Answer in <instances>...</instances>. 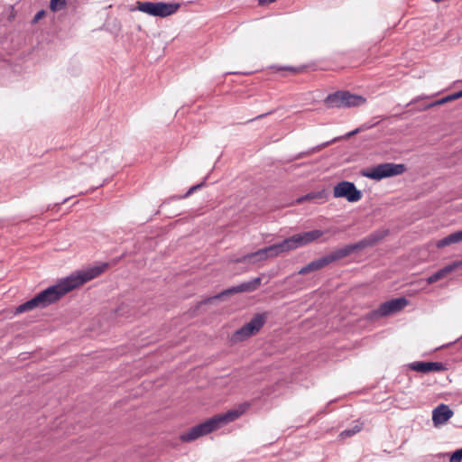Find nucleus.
<instances>
[{
	"mask_svg": "<svg viewBox=\"0 0 462 462\" xmlns=\"http://www.w3.org/2000/svg\"><path fill=\"white\" fill-rule=\"evenodd\" d=\"M108 268L107 263H103L99 265L92 266L86 270L79 271L71 275L60 280L54 285L48 287L42 291L35 296L41 304V308H46L49 305L59 300L62 296L75 288L89 282L101 273H103Z\"/></svg>",
	"mask_w": 462,
	"mask_h": 462,
	"instance_id": "obj_1",
	"label": "nucleus"
},
{
	"mask_svg": "<svg viewBox=\"0 0 462 462\" xmlns=\"http://www.w3.org/2000/svg\"><path fill=\"white\" fill-rule=\"evenodd\" d=\"M389 234L388 230H376L372 232L363 239L356 243L349 244L344 247L337 248L319 259L311 261L305 266H303L299 272V274L305 275L309 273L319 271L328 264L341 260L354 253L359 252L366 247H372L377 243L382 241Z\"/></svg>",
	"mask_w": 462,
	"mask_h": 462,
	"instance_id": "obj_2",
	"label": "nucleus"
},
{
	"mask_svg": "<svg viewBox=\"0 0 462 462\" xmlns=\"http://www.w3.org/2000/svg\"><path fill=\"white\" fill-rule=\"evenodd\" d=\"M406 171V166L402 163L396 164L385 162L378 164L371 169L363 170L362 176L374 180H381L385 178L402 174Z\"/></svg>",
	"mask_w": 462,
	"mask_h": 462,
	"instance_id": "obj_3",
	"label": "nucleus"
},
{
	"mask_svg": "<svg viewBox=\"0 0 462 462\" xmlns=\"http://www.w3.org/2000/svg\"><path fill=\"white\" fill-rule=\"evenodd\" d=\"M267 319V312L255 314L249 322L233 333L231 336L232 343L242 342L257 333L263 327Z\"/></svg>",
	"mask_w": 462,
	"mask_h": 462,
	"instance_id": "obj_4",
	"label": "nucleus"
},
{
	"mask_svg": "<svg viewBox=\"0 0 462 462\" xmlns=\"http://www.w3.org/2000/svg\"><path fill=\"white\" fill-rule=\"evenodd\" d=\"M180 8L176 3L164 2H137L136 10L145 13L152 16L167 17L175 14Z\"/></svg>",
	"mask_w": 462,
	"mask_h": 462,
	"instance_id": "obj_5",
	"label": "nucleus"
},
{
	"mask_svg": "<svg viewBox=\"0 0 462 462\" xmlns=\"http://www.w3.org/2000/svg\"><path fill=\"white\" fill-rule=\"evenodd\" d=\"M282 253L283 251L282 250L281 244L277 243L259 249L255 252L240 256L236 260V262L255 263L257 262L264 261L269 257H276Z\"/></svg>",
	"mask_w": 462,
	"mask_h": 462,
	"instance_id": "obj_6",
	"label": "nucleus"
},
{
	"mask_svg": "<svg viewBox=\"0 0 462 462\" xmlns=\"http://www.w3.org/2000/svg\"><path fill=\"white\" fill-rule=\"evenodd\" d=\"M408 300L404 297L393 299L382 303L378 309L370 311L367 319H374L396 313L408 305Z\"/></svg>",
	"mask_w": 462,
	"mask_h": 462,
	"instance_id": "obj_7",
	"label": "nucleus"
},
{
	"mask_svg": "<svg viewBox=\"0 0 462 462\" xmlns=\"http://www.w3.org/2000/svg\"><path fill=\"white\" fill-rule=\"evenodd\" d=\"M216 430H218V427L217 425L216 420L214 419V417H212L205 420L204 422L199 423L188 430L186 432L180 435V439L183 442L193 441L199 439V437L211 433Z\"/></svg>",
	"mask_w": 462,
	"mask_h": 462,
	"instance_id": "obj_8",
	"label": "nucleus"
},
{
	"mask_svg": "<svg viewBox=\"0 0 462 462\" xmlns=\"http://www.w3.org/2000/svg\"><path fill=\"white\" fill-rule=\"evenodd\" d=\"M261 277H256L252 279L251 281L242 282L236 286H232L224 290L220 293L215 295L214 297L208 298L206 302H211L216 300H223L226 297L231 296L236 293L240 292H252L259 288L261 285Z\"/></svg>",
	"mask_w": 462,
	"mask_h": 462,
	"instance_id": "obj_9",
	"label": "nucleus"
},
{
	"mask_svg": "<svg viewBox=\"0 0 462 462\" xmlns=\"http://www.w3.org/2000/svg\"><path fill=\"white\" fill-rule=\"evenodd\" d=\"M335 198H345L348 202H357L362 198V192L356 189L353 182L343 180L338 182L333 189Z\"/></svg>",
	"mask_w": 462,
	"mask_h": 462,
	"instance_id": "obj_10",
	"label": "nucleus"
},
{
	"mask_svg": "<svg viewBox=\"0 0 462 462\" xmlns=\"http://www.w3.org/2000/svg\"><path fill=\"white\" fill-rule=\"evenodd\" d=\"M249 406L250 404L248 402H244L240 404L237 409H232L225 413L214 416L218 429L238 419L243 413L245 412Z\"/></svg>",
	"mask_w": 462,
	"mask_h": 462,
	"instance_id": "obj_11",
	"label": "nucleus"
},
{
	"mask_svg": "<svg viewBox=\"0 0 462 462\" xmlns=\"http://www.w3.org/2000/svg\"><path fill=\"white\" fill-rule=\"evenodd\" d=\"M409 367L412 371L428 374L430 372H441L445 371L446 365L441 362H420L416 361L409 365Z\"/></svg>",
	"mask_w": 462,
	"mask_h": 462,
	"instance_id": "obj_12",
	"label": "nucleus"
},
{
	"mask_svg": "<svg viewBox=\"0 0 462 462\" xmlns=\"http://www.w3.org/2000/svg\"><path fill=\"white\" fill-rule=\"evenodd\" d=\"M452 416L453 411L446 404H439L432 412V420L435 425L444 424Z\"/></svg>",
	"mask_w": 462,
	"mask_h": 462,
	"instance_id": "obj_13",
	"label": "nucleus"
},
{
	"mask_svg": "<svg viewBox=\"0 0 462 462\" xmlns=\"http://www.w3.org/2000/svg\"><path fill=\"white\" fill-rule=\"evenodd\" d=\"M343 107L359 106L365 103V98L360 95L351 94L342 90Z\"/></svg>",
	"mask_w": 462,
	"mask_h": 462,
	"instance_id": "obj_14",
	"label": "nucleus"
},
{
	"mask_svg": "<svg viewBox=\"0 0 462 462\" xmlns=\"http://www.w3.org/2000/svg\"><path fill=\"white\" fill-rule=\"evenodd\" d=\"M324 234H325V231L315 229V230L298 233L297 235L299 236L301 246H305V245L319 239Z\"/></svg>",
	"mask_w": 462,
	"mask_h": 462,
	"instance_id": "obj_15",
	"label": "nucleus"
},
{
	"mask_svg": "<svg viewBox=\"0 0 462 462\" xmlns=\"http://www.w3.org/2000/svg\"><path fill=\"white\" fill-rule=\"evenodd\" d=\"M342 100V90H339L329 94L325 98L324 103L328 108H341L343 107Z\"/></svg>",
	"mask_w": 462,
	"mask_h": 462,
	"instance_id": "obj_16",
	"label": "nucleus"
},
{
	"mask_svg": "<svg viewBox=\"0 0 462 462\" xmlns=\"http://www.w3.org/2000/svg\"><path fill=\"white\" fill-rule=\"evenodd\" d=\"M280 244L283 253H287L295 250L299 247H302L297 234L288 238H285Z\"/></svg>",
	"mask_w": 462,
	"mask_h": 462,
	"instance_id": "obj_17",
	"label": "nucleus"
},
{
	"mask_svg": "<svg viewBox=\"0 0 462 462\" xmlns=\"http://www.w3.org/2000/svg\"><path fill=\"white\" fill-rule=\"evenodd\" d=\"M453 271H454V267L452 266L451 263H449V264L444 266L443 268L439 269V271H437L430 276H429L427 279V282L429 284L435 283L436 282L445 278L448 273H450Z\"/></svg>",
	"mask_w": 462,
	"mask_h": 462,
	"instance_id": "obj_18",
	"label": "nucleus"
},
{
	"mask_svg": "<svg viewBox=\"0 0 462 462\" xmlns=\"http://www.w3.org/2000/svg\"><path fill=\"white\" fill-rule=\"evenodd\" d=\"M459 242H461V239L458 231H457L438 240L436 243V246L438 248H443Z\"/></svg>",
	"mask_w": 462,
	"mask_h": 462,
	"instance_id": "obj_19",
	"label": "nucleus"
},
{
	"mask_svg": "<svg viewBox=\"0 0 462 462\" xmlns=\"http://www.w3.org/2000/svg\"><path fill=\"white\" fill-rule=\"evenodd\" d=\"M337 140V138H335V139H333V140H331V141H328V142L323 143H321V144H319V145H317V146H315V147H312V148H310V149H309V150H307V151H304V152H299L298 154H296V155L293 157V159H292V160H299V159H302V158H304V157H306V156H310V155H311V154H313V153H315V152H319L320 150H322L323 148H325V147L328 146L330 143H332L336 142Z\"/></svg>",
	"mask_w": 462,
	"mask_h": 462,
	"instance_id": "obj_20",
	"label": "nucleus"
},
{
	"mask_svg": "<svg viewBox=\"0 0 462 462\" xmlns=\"http://www.w3.org/2000/svg\"><path fill=\"white\" fill-rule=\"evenodd\" d=\"M36 308H41V304L39 303V300H37V297L34 296L32 299L27 300L26 302L19 305L16 310L15 313L20 314L23 313L29 310H32Z\"/></svg>",
	"mask_w": 462,
	"mask_h": 462,
	"instance_id": "obj_21",
	"label": "nucleus"
},
{
	"mask_svg": "<svg viewBox=\"0 0 462 462\" xmlns=\"http://www.w3.org/2000/svg\"><path fill=\"white\" fill-rule=\"evenodd\" d=\"M36 308H41V304L39 303V300H37V297L34 296L32 299L27 300L26 302L19 305L16 310L15 313L20 314L23 313L29 310H32Z\"/></svg>",
	"mask_w": 462,
	"mask_h": 462,
	"instance_id": "obj_22",
	"label": "nucleus"
},
{
	"mask_svg": "<svg viewBox=\"0 0 462 462\" xmlns=\"http://www.w3.org/2000/svg\"><path fill=\"white\" fill-rule=\"evenodd\" d=\"M36 308H41V304L39 303V300H37V297L34 296L32 299L27 300L26 302L19 305L16 310L15 313L20 314L23 313L29 310H32Z\"/></svg>",
	"mask_w": 462,
	"mask_h": 462,
	"instance_id": "obj_23",
	"label": "nucleus"
},
{
	"mask_svg": "<svg viewBox=\"0 0 462 462\" xmlns=\"http://www.w3.org/2000/svg\"><path fill=\"white\" fill-rule=\"evenodd\" d=\"M327 199V194L324 190H320V191H316V192H310L300 198H299L297 199V202L298 203H302L306 200H310V199Z\"/></svg>",
	"mask_w": 462,
	"mask_h": 462,
	"instance_id": "obj_24",
	"label": "nucleus"
},
{
	"mask_svg": "<svg viewBox=\"0 0 462 462\" xmlns=\"http://www.w3.org/2000/svg\"><path fill=\"white\" fill-rule=\"evenodd\" d=\"M363 424L356 423L351 429H346L340 432L339 437L341 439H346L354 436L362 430Z\"/></svg>",
	"mask_w": 462,
	"mask_h": 462,
	"instance_id": "obj_25",
	"label": "nucleus"
},
{
	"mask_svg": "<svg viewBox=\"0 0 462 462\" xmlns=\"http://www.w3.org/2000/svg\"><path fill=\"white\" fill-rule=\"evenodd\" d=\"M67 5V0H51L50 2V9L52 12H57L62 10Z\"/></svg>",
	"mask_w": 462,
	"mask_h": 462,
	"instance_id": "obj_26",
	"label": "nucleus"
},
{
	"mask_svg": "<svg viewBox=\"0 0 462 462\" xmlns=\"http://www.w3.org/2000/svg\"><path fill=\"white\" fill-rule=\"evenodd\" d=\"M445 103H447V100H446V97H443V98H440L439 100H436V101L429 103V104H423L418 109L420 111H424V110H427V109H429L430 107H433V106H439V105H443Z\"/></svg>",
	"mask_w": 462,
	"mask_h": 462,
	"instance_id": "obj_27",
	"label": "nucleus"
},
{
	"mask_svg": "<svg viewBox=\"0 0 462 462\" xmlns=\"http://www.w3.org/2000/svg\"><path fill=\"white\" fill-rule=\"evenodd\" d=\"M204 185H205V180L201 181L199 184H196V185L190 187L189 189V190L183 196H179V197H177V199H186V198L189 197L191 194H193L195 191H197L198 189L202 188Z\"/></svg>",
	"mask_w": 462,
	"mask_h": 462,
	"instance_id": "obj_28",
	"label": "nucleus"
},
{
	"mask_svg": "<svg viewBox=\"0 0 462 462\" xmlns=\"http://www.w3.org/2000/svg\"><path fill=\"white\" fill-rule=\"evenodd\" d=\"M462 461V448H458L452 453L449 462H461Z\"/></svg>",
	"mask_w": 462,
	"mask_h": 462,
	"instance_id": "obj_29",
	"label": "nucleus"
},
{
	"mask_svg": "<svg viewBox=\"0 0 462 462\" xmlns=\"http://www.w3.org/2000/svg\"><path fill=\"white\" fill-rule=\"evenodd\" d=\"M445 97H446L447 102L460 98V97H462V90L456 92L452 95L447 96Z\"/></svg>",
	"mask_w": 462,
	"mask_h": 462,
	"instance_id": "obj_30",
	"label": "nucleus"
},
{
	"mask_svg": "<svg viewBox=\"0 0 462 462\" xmlns=\"http://www.w3.org/2000/svg\"><path fill=\"white\" fill-rule=\"evenodd\" d=\"M44 14H45L44 10H41V11L37 12L35 14V15L33 16L32 23H38L44 16Z\"/></svg>",
	"mask_w": 462,
	"mask_h": 462,
	"instance_id": "obj_31",
	"label": "nucleus"
},
{
	"mask_svg": "<svg viewBox=\"0 0 462 462\" xmlns=\"http://www.w3.org/2000/svg\"><path fill=\"white\" fill-rule=\"evenodd\" d=\"M361 130H362V128H361V127L356 128L355 130H353V131H351V132L347 133V134H346V138H349V137H351V136H353V135H355V134H358Z\"/></svg>",
	"mask_w": 462,
	"mask_h": 462,
	"instance_id": "obj_32",
	"label": "nucleus"
},
{
	"mask_svg": "<svg viewBox=\"0 0 462 462\" xmlns=\"http://www.w3.org/2000/svg\"><path fill=\"white\" fill-rule=\"evenodd\" d=\"M451 264L454 267V271H455L458 267L462 266V259L460 261H455V262L451 263Z\"/></svg>",
	"mask_w": 462,
	"mask_h": 462,
	"instance_id": "obj_33",
	"label": "nucleus"
},
{
	"mask_svg": "<svg viewBox=\"0 0 462 462\" xmlns=\"http://www.w3.org/2000/svg\"><path fill=\"white\" fill-rule=\"evenodd\" d=\"M423 98H428V97H418L414 99H412L409 104L408 106H411V105H414L416 104L420 99H423Z\"/></svg>",
	"mask_w": 462,
	"mask_h": 462,
	"instance_id": "obj_34",
	"label": "nucleus"
},
{
	"mask_svg": "<svg viewBox=\"0 0 462 462\" xmlns=\"http://www.w3.org/2000/svg\"><path fill=\"white\" fill-rule=\"evenodd\" d=\"M276 0H259V4L260 5H264V4H271V3H273L275 2Z\"/></svg>",
	"mask_w": 462,
	"mask_h": 462,
	"instance_id": "obj_35",
	"label": "nucleus"
},
{
	"mask_svg": "<svg viewBox=\"0 0 462 462\" xmlns=\"http://www.w3.org/2000/svg\"><path fill=\"white\" fill-rule=\"evenodd\" d=\"M271 114H273V111H270V112L259 115L254 119H260V118H263V117H264V116H268V115H271Z\"/></svg>",
	"mask_w": 462,
	"mask_h": 462,
	"instance_id": "obj_36",
	"label": "nucleus"
},
{
	"mask_svg": "<svg viewBox=\"0 0 462 462\" xmlns=\"http://www.w3.org/2000/svg\"><path fill=\"white\" fill-rule=\"evenodd\" d=\"M287 69H289V70H291V71H293V72H298V71H299V69H298L293 68V67H289V68H287Z\"/></svg>",
	"mask_w": 462,
	"mask_h": 462,
	"instance_id": "obj_37",
	"label": "nucleus"
},
{
	"mask_svg": "<svg viewBox=\"0 0 462 462\" xmlns=\"http://www.w3.org/2000/svg\"><path fill=\"white\" fill-rule=\"evenodd\" d=\"M70 198H71V197H69V198L64 199L62 200L61 204H64V203L68 202V201L70 199ZM56 206H59V204H56Z\"/></svg>",
	"mask_w": 462,
	"mask_h": 462,
	"instance_id": "obj_38",
	"label": "nucleus"
},
{
	"mask_svg": "<svg viewBox=\"0 0 462 462\" xmlns=\"http://www.w3.org/2000/svg\"><path fill=\"white\" fill-rule=\"evenodd\" d=\"M458 233H459V236H460V239L462 241V230L458 231Z\"/></svg>",
	"mask_w": 462,
	"mask_h": 462,
	"instance_id": "obj_39",
	"label": "nucleus"
}]
</instances>
